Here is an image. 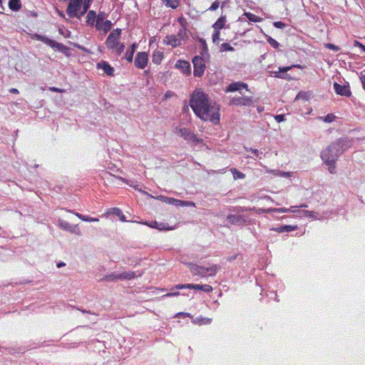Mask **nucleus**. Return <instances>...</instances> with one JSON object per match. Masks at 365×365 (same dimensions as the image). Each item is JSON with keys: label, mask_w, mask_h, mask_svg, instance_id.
Returning a JSON list of instances; mask_svg holds the SVG:
<instances>
[{"label": "nucleus", "mask_w": 365, "mask_h": 365, "mask_svg": "<svg viewBox=\"0 0 365 365\" xmlns=\"http://www.w3.org/2000/svg\"><path fill=\"white\" fill-rule=\"evenodd\" d=\"M250 151H251L255 155V157L259 158L260 159L262 158L260 155L262 154V152H259L257 149L252 148H250Z\"/></svg>", "instance_id": "obj_50"}, {"label": "nucleus", "mask_w": 365, "mask_h": 365, "mask_svg": "<svg viewBox=\"0 0 365 365\" xmlns=\"http://www.w3.org/2000/svg\"><path fill=\"white\" fill-rule=\"evenodd\" d=\"M73 213L76 215L79 219H81V220L84 221V219L86 218V215H83L82 214H80L78 212H73Z\"/></svg>", "instance_id": "obj_59"}, {"label": "nucleus", "mask_w": 365, "mask_h": 365, "mask_svg": "<svg viewBox=\"0 0 365 365\" xmlns=\"http://www.w3.org/2000/svg\"><path fill=\"white\" fill-rule=\"evenodd\" d=\"M300 213L302 214L303 216L309 217H315V212L309 210H302Z\"/></svg>", "instance_id": "obj_45"}, {"label": "nucleus", "mask_w": 365, "mask_h": 365, "mask_svg": "<svg viewBox=\"0 0 365 365\" xmlns=\"http://www.w3.org/2000/svg\"><path fill=\"white\" fill-rule=\"evenodd\" d=\"M273 26L275 27V28H277V29H284L285 26H286V24L282 22V21H274L273 23Z\"/></svg>", "instance_id": "obj_49"}, {"label": "nucleus", "mask_w": 365, "mask_h": 365, "mask_svg": "<svg viewBox=\"0 0 365 365\" xmlns=\"http://www.w3.org/2000/svg\"><path fill=\"white\" fill-rule=\"evenodd\" d=\"M336 116L333 113H329L324 117H320V119L323 120L326 123H331L334 121Z\"/></svg>", "instance_id": "obj_35"}, {"label": "nucleus", "mask_w": 365, "mask_h": 365, "mask_svg": "<svg viewBox=\"0 0 365 365\" xmlns=\"http://www.w3.org/2000/svg\"><path fill=\"white\" fill-rule=\"evenodd\" d=\"M363 44L359 41L355 40L354 41V46L361 48Z\"/></svg>", "instance_id": "obj_61"}, {"label": "nucleus", "mask_w": 365, "mask_h": 365, "mask_svg": "<svg viewBox=\"0 0 365 365\" xmlns=\"http://www.w3.org/2000/svg\"><path fill=\"white\" fill-rule=\"evenodd\" d=\"M82 2L83 0H71L69 3H73L74 4V5H76L77 6H79L81 8Z\"/></svg>", "instance_id": "obj_56"}, {"label": "nucleus", "mask_w": 365, "mask_h": 365, "mask_svg": "<svg viewBox=\"0 0 365 365\" xmlns=\"http://www.w3.org/2000/svg\"><path fill=\"white\" fill-rule=\"evenodd\" d=\"M267 42L272 46L274 48H277L279 46V43L271 36L267 38Z\"/></svg>", "instance_id": "obj_40"}, {"label": "nucleus", "mask_w": 365, "mask_h": 365, "mask_svg": "<svg viewBox=\"0 0 365 365\" xmlns=\"http://www.w3.org/2000/svg\"><path fill=\"white\" fill-rule=\"evenodd\" d=\"M173 94V92L172 91H167L166 93L165 94V97L166 98H170Z\"/></svg>", "instance_id": "obj_64"}, {"label": "nucleus", "mask_w": 365, "mask_h": 365, "mask_svg": "<svg viewBox=\"0 0 365 365\" xmlns=\"http://www.w3.org/2000/svg\"><path fill=\"white\" fill-rule=\"evenodd\" d=\"M297 229V225H282L274 229L278 232H289Z\"/></svg>", "instance_id": "obj_29"}, {"label": "nucleus", "mask_w": 365, "mask_h": 365, "mask_svg": "<svg viewBox=\"0 0 365 365\" xmlns=\"http://www.w3.org/2000/svg\"><path fill=\"white\" fill-rule=\"evenodd\" d=\"M150 227H155L157 228L159 230H167L164 225L163 223L158 224L156 221L153 222L151 224L149 225Z\"/></svg>", "instance_id": "obj_38"}, {"label": "nucleus", "mask_w": 365, "mask_h": 365, "mask_svg": "<svg viewBox=\"0 0 365 365\" xmlns=\"http://www.w3.org/2000/svg\"><path fill=\"white\" fill-rule=\"evenodd\" d=\"M112 23L110 20H106L105 12H99L98 14V19L95 24L96 30L103 31L104 33H107L110 30L112 27Z\"/></svg>", "instance_id": "obj_5"}, {"label": "nucleus", "mask_w": 365, "mask_h": 365, "mask_svg": "<svg viewBox=\"0 0 365 365\" xmlns=\"http://www.w3.org/2000/svg\"><path fill=\"white\" fill-rule=\"evenodd\" d=\"M56 266L58 268H61L66 266V263H64L63 262H59L57 263Z\"/></svg>", "instance_id": "obj_63"}, {"label": "nucleus", "mask_w": 365, "mask_h": 365, "mask_svg": "<svg viewBox=\"0 0 365 365\" xmlns=\"http://www.w3.org/2000/svg\"><path fill=\"white\" fill-rule=\"evenodd\" d=\"M98 19V15L93 10H90L86 16V23L89 26H93L95 22L96 23Z\"/></svg>", "instance_id": "obj_26"}, {"label": "nucleus", "mask_w": 365, "mask_h": 365, "mask_svg": "<svg viewBox=\"0 0 365 365\" xmlns=\"http://www.w3.org/2000/svg\"><path fill=\"white\" fill-rule=\"evenodd\" d=\"M121 34L120 29L113 30L107 37L106 45L108 48L113 50L118 45L120 36Z\"/></svg>", "instance_id": "obj_6"}, {"label": "nucleus", "mask_w": 365, "mask_h": 365, "mask_svg": "<svg viewBox=\"0 0 365 365\" xmlns=\"http://www.w3.org/2000/svg\"><path fill=\"white\" fill-rule=\"evenodd\" d=\"M175 201H176V199H175V198L165 197V202L168 204L175 205Z\"/></svg>", "instance_id": "obj_53"}, {"label": "nucleus", "mask_w": 365, "mask_h": 365, "mask_svg": "<svg viewBox=\"0 0 365 365\" xmlns=\"http://www.w3.org/2000/svg\"><path fill=\"white\" fill-rule=\"evenodd\" d=\"M230 104L237 106H250L253 104V100L251 96L234 97Z\"/></svg>", "instance_id": "obj_12"}, {"label": "nucleus", "mask_w": 365, "mask_h": 365, "mask_svg": "<svg viewBox=\"0 0 365 365\" xmlns=\"http://www.w3.org/2000/svg\"><path fill=\"white\" fill-rule=\"evenodd\" d=\"M190 270L193 275H197L201 277H205V267L195 264H190Z\"/></svg>", "instance_id": "obj_21"}, {"label": "nucleus", "mask_w": 365, "mask_h": 365, "mask_svg": "<svg viewBox=\"0 0 365 365\" xmlns=\"http://www.w3.org/2000/svg\"><path fill=\"white\" fill-rule=\"evenodd\" d=\"M194 205V203L192 202L183 201V200H177V199L175 202V205H177V206H185V205Z\"/></svg>", "instance_id": "obj_42"}, {"label": "nucleus", "mask_w": 365, "mask_h": 365, "mask_svg": "<svg viewBox=\"0 0 365 365\" xmlns=\"http://www.w3.org/2000/svg\"><path fill=\"white\" fill-rule=\"evenodd\" d=\"M85 222H98L99 220L96 217H91L88 215L86 216V218L84 219Z\"/></svg>", "instance_id": "obj_54"}, {"label": "nucleus", "mask_w": 365, "mask_h": 365, "mask_svg": "<svg viewBox=\"0 0 365 365\" xmlns=\"http://www.w3.org/2000/svg\"><path fill=\"white\" fill-rule=\"evenodd\" d=\"M219 6L220 1L218 0H216L211 4V6L209 7L207 10L211 11H215L218 9Z\"/></svg>", "instance_id": "obj_46"}, {"label": "nucleus", "mask_w": 365, "mask_h": 365, "mask_svg": "<svg viewBox=\"0 0 365 365\" xmlns=\"http://www.w3.org/2000/svg\"><path fill=\"white\" fill-rule=\"evenodd\" d=\"M190 106L195 114L204 121L210 120L214 124L220 123L219 108L213 111L209 103L208 96L201 91H195L190 96Z\"/></svg>", "instance_id": "obj_1"}, {"label": "nucleus", "mask_w": 365, "mask_h": 365, "mask_svg": "<svg viewBox=\"0 0 365 365\" xmlns=\"http://www.w3.org/2000/svg\"><path fill=\"white\" fill-rule=\"evenodd\" d=\"M136 277L135 273L134 272H125L120 274L111 273L110 274H107L103 277V280L106 282H113L117 281L118 279H132Z\"/></svg>", "instance_id": "obj_7"}, {"label": "nucleus", "mask_w": 365, "mask_h": 365, "mask_svg": "<svg viewBox=\"0 0 365 365\" xmlns=\"http://www.w3.org/2000/svg\"><path fill=\"white\" fill-rule=\"evenodd\" d=\"M294 207H291L290 208H285V207H281V208H267V209H263L262 212L263 213H271V212H277V213H286V212H299L300 210H292Z\"/></svg>", "instance_id": "obj_20"}, {"label": "nucleus", "mask_w": 365, "mask_h": 365, "mask_svg": "<svg viewBox=\"0 0 365 365\" xmlns=\"http://www.w3.org/2000/svg\"><path fill=\"white\" fill-rule=\"evenodd\" d=\"M9 92H10L11 93H14V94H18V93H19V91L16 88H11V89L9 90Z\"/></svg>", "instance_id": "obj_62"}, {"label": "nucleus", "mask_w": 365, "mask_h": 365, "mask_svg": "<svg viewBox=\"0 0 365 365\" xmlns=\"http://www.w3.org/2000/svg\"><path fill=\"white\" fill-rule=\"evenodd\" d=\"M220 269V267L217 264H214L210 267H205V277L215 276L217 272Z\"/></svg>", "instance_id": "obj_28"}, {"label": "nucleus", "mask_w": 365, "mask_h": 365, "mask_svg": "<svg viewBox=\"0 0 365 365\" xmlns=\"http://www.w3.org/2000/svg\"><path fill=\"white\" fill-rule=\"evenodd\" d=\"M58 226L70 233L76 234L77 235H81V232L78 228V225H72L68 222L59 219L58 220Z\"/></svg>", "instance_id": "obj_9"}, {"label": "nucleus", "mask_w": 365, "mask_h": 365, "mask_svg": "<svg viewBox=\"0 0 365 365\" xmlns=\"http://www.w3.org/2000/svg\"><path fill=\"white\" fill-rule=\"evenodd\" d=\"M187 28H181L178 32V36H179L180 38H184L187 37Z\"/></svg>", "instance_id": "obj_44"}, {"label": "nucleus", "mask_w": 365, "mask_h": 365, "mask_svg": "<svg viewBox=\"0 0 365 365\" xmlns=\"http://www.w3.org/2000/svg\"><path fill=\"white\" fill-rule=\"evenodd\" d=\"M91 1H92V0H84V3L83 5V10L81 12L80 16H83L84 14H86L87 12L88 9L90 8Z\"/></svg>", "instance_id": "obj_36"}, {"label": "nucleus", "mask_w": 365, "mask_h": 365, "mask_svg": "<svg viewBox=\"0 0 365 365\" xmlns=\"http://www.w3.org/2000/svg\"><path fill=\"white\" fill-rule=\"evenodd\" d=\"M237 256H238V255H237V254L233 255H232V256H230V257H228L227 258V261H228V262H232L233 260L236 259H237Z\"/></svg>", "instance_id": "obj_58"}, {"label": "nucleus", "mask_w": 365, "mask_h": 365, "mask_svg": "<svg viewBox=\"0 0 365 365\" xmlns=\"http://www.w3.org/2000/svg\"><path fill=\"white\" fill-rule=\"evenodd\" d=\"M179 134L186 140L191 141L194 144L201 142L196 135L187 128H182L179 130Z\"/></svg>", "instance_id": "obj_11"}, {"label": "nucleus", "mask_w": 365, "mask_h": 365, "mask_svg": "<svg viewBox=\"0 0 365 365\" xmlns=\"http://www.w3.org/2000/svg\"><path fill=\"white\" fill-rule=\"evenodd\" d=\"M49 91H53V92H58V93H64L66 92V90L65 89H61V88H58L57 87H49L48 88Z\"/></svg>", "instance_id": "obj_52"}, {"label": "nucleus", "mask_w": 365, "mask_h": 365, "mask_svg": "<svg viewBox=\"0 0 365 365\" xmlns=\"http://www.w3.org/2000/svg\"><path fill=\"white\" fill-rule=\"evenodd\" d=\"M148 62V56L146 52H138L134 60V65L136 68L143 69Z\"/></svg>", "instance_id": "obj_10"}, {"label": "nucleus", "mask_w": 365, "mask_h": 365, "mask_svg": "<svg viewBox=\"0 0 365 365\" xmlns=\"http://www.w3.org/2000/svg\"><path fill=\"white\" fill-rule=\"evenodd\" d=\"M325 47L327 48H329V49H331V50H333V51H338L340 50V48L334 44H332V43H327L325 44Z\"/></svg>", "instance_id": "obj_47"}, {"label": "nucleus", "mask_w": 365, "mask_h": 365, "mask_svg": "<svg viewBox=\"0 0 365 365\" xmlns=\"http://www.w3.org/2000/svg\"><path fill=\"white\" fill-rule=\"evenodd\" d=\"M106 216L110 215H115L118 216L120 221L127 222L125 215H123L122 210L118 207H113L109 209L105 214Z\"/></svg>", "instance_id": "obj_22"}, {"label": "nucleus", "mask_w": 365, "mask_h": 365, "mask_svg": "<svg viewBox=\"0 0 365 365\" xmlns=\"http://www.w3.org/2000/svg\"><path fill=\"white\" fill-rule=\"evenodd\" d=\"M245 88L247 91H249L248 89V85L244 82L237 81V82H232L230 83L226 88L225 89V91L226 93H231L235 91H240L241 89Z\"/></svg>", "instance_id": "obj_13"}, {"label": "nucleus", "mask_w": 365, "mask_h": 365, "mask_svg": "<svg viewBox=\"0 0 365 365\" xmlns=\"http://www.w3.org/2000/svg\"><path fill=\"white\" fill-rule=\"evenodd\" d=\"M138 48V43H133L130 47L126 51L125 58L130 63L133 61V55Z\"/></svg>", "instance_id": "obj_25"}, {"label": "nucleus", "mask_w": 365, "mask_h": 365, "mask_svg": "<svg viewBox=\"0 0 365 365\" xmlns=\"http://www.w3.org/2000/svg\"><path fill=\"white\" fill-rule=\"evenodd\" d=\"M114 49H115L117 55L120 56L121 53L124 51L125 45L123 43H119L117 47H115Z\"/></svg>", "instance_id": "obj_41"}, {"label": "nucleus", "mask_w": 365, "mask_h": 365, "mask_svg": "<svg viewBox=\"0 0 365 365\" xmlns=\"http://www.w3.org/2000/svg\"><path fill=\"white\" fill-rule=\"evenodd\" d=\"M220 30H218V29L215 30L214 29V32H213L212 36V38L213 43H217V41L220 38Z\"/></svg>", "instance_id": "obj_43"}, {"label": "nucleus", "mask_w": 365, "mask_h": 365, "mask_svg": "<svg viewBox=\"0 0 365 365\" xmlns=\"http://www.w3.org/2000/svg\"><path fill=\"white\" fill-rule=\"evenodd\" d=\"M293 68H302V66L299 64H293L289 66L279 67L278 71H270L269 73H270V76L279 78L281 77V73H286Z\"/></svg>", "instance_id": "obj_18"}, {"label": "nucleus", "mask_w": 365, "mask_h": 365, "mask_svg": "<svg viewBox=\"0 0 365 365\" xmlns=\"http://www.w3.org/2000/svg\"><path fill=\"white\" fill-rule=\"evenodd\" d=\"M353 145V140L348 137H341L334 140L321 154H327L331 158H338Z\"/></svg>", "instance_id": "obj_2"}, {"label": "nucleus", "mask_w": 365, "mask_h": 365, "mask_svg": "<svg viewBox=\"0 0 365 365\" xmlns=\"http://www.w3.org/2000/svg\"><path fill=\"white\" fill-rule=\"evenodd\" d=\"M163 53L160 51H155L153 53V62L155 64H160L163 58Z\"/></svg>", "instance_id": "obj_30"}, {"label": "nucleus", "mask_w": 365, "mask_h": 365, "mask_svg": "<svg viewBox=\"0 0 365 365\" xmlns=\"http://www.w3.org/2000/svg\"><path fill=\"white\" fill-rule=\"evenodd\" d=\"M178 21L180 24L182 28H186V21L183 16L179 17Z\"/></svg>", "instance_id": "obj_51"}, {"label": "nucleus", "mask_w": 365, "mask_h": 365, "mask_svg": "<svg viewBox=\"0 0 365 365\" xmlns=\"http://www.w3.org/2000/svg\"><path fill=\"white\" fill-rule=\"evenodd\" d=\"M34 38L36 40L43 42L44 43L47 44L48 46H51V48L57 49L58 51L63 53L68 50V48L63 43H61L54 40H52L46 36H42V35L36 34L34 35Z\"/></svg>", "instance_id": "obj_4"}, {"label": "nucleus", "mask_w": 365, "mask_h": 365, "mask_svg": "<svg viewBox=\"0 0 365 365\" xmlns=\"http://www.w3.org/2000/svg\"><path fill=\"white\" fill-rule=\"evenodd\" d=\"M220 49L221 51H234V48L230 46V43H223L221 44V46H220Z\"/></svg>", "instance_id": "obj_39"}, {"label": "nucleus", "mask_w": 365, "mask_h": 365, "mask_svg": "<svg viewBox=\"0 0 365 365\" xmlns=\"http://www.w3.org/2000/svg\"><path fill=\"white\" fill-rule=\"evenodd\" d=\"M230 171L232 172L233 178L235 180L244 179L245 178V175L243 173L237 170L236 168H232L230 170Z\"/></svg>", "instance_id": "obj_33"}, {"label": "nucleus", "mask_w": 365, "mask_h": 365, "mask_svg": "<svg viewBox=\"0 0 365 365\" xmlns=\"http://www.w3.org/2000/svg\"><path fill=\"white\" fill-rule=\"evenodd\" d=\"M174 289H193L196 290H201L207 293H210L212 291V287L209 284H178Z\"/></svg>", "instance_id": "obj_8"}, {"label": "nucleus", "mask_w": 365, "mask_h": 365, "mask_svg": "<svg viewBox=\"0 0 365 365\" xmlns=\"http://www.w3.org/2000/svg\"><path fill=\"white\" fill-rule=\"evenodd\" d=\"M180 0H166L165 5L172 9H176L178 7Z\"/></svg>", "instance_id": "obj_34"}, {"label": "nucleus", "mask_w": 365, "mask_h": 365, "mask_svg": "<svg viewBox=\"0 0 365 365\" xmlns=\"http://www.w3.org/2000/svg\"><path fill=\"white\" fill-rule=\"evenodd\" d=\"M274 119L277 123L283 122L286 120L285 115L284 114H278L274 115Z\"/></svg>", "instance_id": "obj_48"}, {"label": "nucleus", "mask_w": 365, "mask_h": 365, "mask_svg": "<svg viewBox=\"0 0 365 365\" xmlns=\"http://www.w3.org/2000/svg\"><path fill=\"white\" fill-rule=\"evenodd\" d=\"M279 78H282V79H286V80H289L290 79V76L289 74L286 73H281V77Z\"/></svg>", "instance_id": "obj_57"}, {"label": "nucleus", "mask_w": 365, "mask_h": 365, "mask_svg": "<svg viewBox=\"0 0 365 365\" xmlns=\"http://www.w3.org/2000/svg\"><path fill=\"white\" fill-rule=\"evenodd\" d=\"M199 42L200 43V44L202 46L201 55H204L205 53H207L208 48H207V46L205 40L203 39V38H200L199 39Z\"/></svg>", "instance_id": "obj_37"}, {"label": "nucleus", "mask_w": 365, "mask_h": 365, "mask_svg": "<svg viewBox=\"0 0 365 365\" xmlns=\"http://www.w3.org/2000/svg\"><path fill=\"white\" fill-rule=\"evenodd\" d=\"M192 62L193 63L194 71L193 75L195 77H202L205 73L206 66L205 61L202 56H195L193 57Z\"/></svg>", "instance_id": "obj_3"}, {"label": "nucleus", "mask_w": 365, "mask_h": 365, "mask_svg": "<svg viewBox=\"0 0 365 365\" xmlns=\"http://www.w3.org/2000/svg\"><path fill=\"white\" fill-rule=\"evenodd\" d=\"M166 39L167 44L172 46L173 48L181 45V39L178 38L175 35L167 36Z\"/></svg>", "instance_id": "obj_24"}, {"label": "nucleus", "mask_w": 365, "mask_h": 365, "mask_svg": "<svg viewBox=\"0 0 365 365\" xmlns=\"http://www.w3.org/2000/svg\"><path fill=\"white\" fill-rule=\"evenodd\" d=\"M226 21V16H221L212 25V28L215 30H220L225 27Z\"/></svg>", "instance_id": "obj_27"}, {"label": "nucleus", "mask_w": 365, "mask_h": 365, "mask_svg": "<svg viewBox=\"0 0 365 365\" xmlns=\"http://www.w3.org/2000/svg\"><path fill=\"white\" fill-rule=\"evenodd\" d=\"M227 220L231 225L237 226L243 225L247 221L243 215L232 214L227 216Z\"/></svg>", "instance_id": "obj_15"}, {"label": "nucleus", "mask_w": 365, "mask_h": 365, "mask_svg": "<svg viewBox=\"0 0 365 365\" xmlns=\"http://www.w3.org/2000/svg\"><path fill=\"white\" fill-rule=\"evenodd\" d=\"M97 68L102 69L106 74L110 76L114 75V68L107 61H101L97 63Z\"/></svg>", "instance_id": "obj_19"}, {"label": "nucleus", "mask_w": 365, "mask_h": 365, "mask_svg": "<svg viewBox=\"0 0 365 365\" xmlns=\"http://www.w3.org/2000/svg\"><path fill=\"white\" fill-rule=\"evenodd\" d=\"M175 68L180 69L186 76L191 74V66L190 63L185 60H178L175 63Z\"/></svg>", "instance_id": "obj_16"}, {"label": "nucleus", "mask_w": 365, "mask_h": 365, "mask_svg": "<svg viewBox=\"0 0 365 365\" xmlns=\"http://www.w3.org/2000/svg\"><path fill=\"white\" fill-rule=\"evenodd\" d=\"M9 7L12 11H19L21 7V0H9Z\"/></svg>", "instance_id": "obj_31"}, {"label": "nucleus", "mask_w": 365, "mask_h": 365, "mask_svg": "<svg viewBox=\"0 0 365 365\" xmlns=\"http://www.w3.org/2000/svg\"><path fill=\"white\" fill-rule=\"evenodd\" d=\"M321 158L324 163L329 166V171L331 173H334L336 169V161L338 158H331L330 156L327 155V154H321Z\"/></svg>", "instance_id": "obj_17"}, {"label": "nucleus", "mask_w": 365, "mask_h": 365, "mask_svg": "<svg viewBox=\"0 0 365 365\" xmlns=\"http://www.w3.org/2000/svg\"><path fill=\"white\" fill-rule=\"evenodd\" d=\"M277 172L279 173V175L281 177L288 178V177L291 176L290 173L288 172H284V171H281V170H277Z\"/></svg>", "instance_id": "obj_55"}, {"label": "nucleus", "mask_w": 365, "mask_h": 365, "mask_svg": "<svg viewBox=\"0 0 365 365\" xmlns=\"http://www.w3.org/2000/svg\"><path fill=\"white\" fill-rule=\"evenodd\" d=\"M244 16H245L246 18L250 21H252V22L257 23V22H261L262 21V19L261 17L256 16L255 14H252L250 12H245L244 14Z\"/></svg>", "instance_id": "obj_32"}, {"label": "nucleus", "mask_w": 365, "mask_h": 365, "mask_svg": "<svg viewBox=\"0 0 365 365\" xmlns=\"http://www.w3.org/2000/svg\"><path fill=\"white\" fill-rule=\"evenodd\" d=\"M334 91L338 95L346 97H349L351 95L349 83H347L346 85H340L338 83L335 82L334 83Z\"/></svg>", "instance_id": "obj_14"}, {"label": "nucleus", "mask_w": 365, "mask_h": 365, "mask_svg": "<svg viewBox=\"0 0 365 365\" xmlns=\"http://www.w3.org/2000/svg\"><path fill=\"white\" fill-rule=\"evenodd\" d=\"M79 9V6L74 5V4L73 3H68L66 12L71 18L79 17V16L78 15V11Z\"/></svg>", "instance_id": "obj_23"}, {"label": "nucleus", "mask_w": 365, "mask_h": 365, "mask_svg": "<svg viewBox=\"0 0 365 365\" xmlns=\"http://www.w3.org/2000/svg\"><path fill=\"white\" fill-rule=\"evenodd\" d=\"M360 80L362 84V87L365 90V75L361 74V76H360Z\"/></svg>", "instance_id": "obj_60"}]
</instances>
